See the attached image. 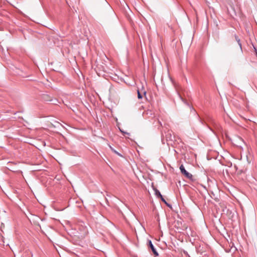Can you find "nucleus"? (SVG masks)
Masks as SVG:
<instances>
[{"mask_svg":"<svg viewBox=\"0 0 257 257\" xmlns=\"http://www.w3.org/2000/svg\"><path fill=\"white\" fill-rule=\"evenodd\" d=\"M180 170L182 174H183L186 178L191 179L192 178V175L188 172L185 169L184 166L181 165L180 166Z\"/></svg>","mask_w":257,"mask_h":257,"instance_id":"f257e3e1","label":"nucleus"},{"mask_svg":"<svg viewBox=\"0 0 257 257\" xmlns=\"http://www.w3.org/2000/svg\"><path fill=\"white\" fill-rule=\"evenodd\" d=\"M149 246L151 248L154 254L155 255L158 256L159 255V254H158V252L157 251L156 249H155V247L154 246V245L151 240H150L149 241Z\"/></svg>","mask_w":257,"mask_h":257,"instance_id":"f03ea898","label":"nucleus"},{"mask_svg":"<svg viewBox=\"0 0 257 257\" xmlns=\"http://www.w3.org/2000/svg\"><path fill=\"white\" fill-rule=\"evenodd\" d=\"M158 193H159V197L161 199V200L164 202L166 204H167V206H170V205L168 204L167 202L166 201V200H165V199L163 198V196L161 195V193L159 192V191H158Z\"/></svg>","mask_w":257,"mask_h":257,"instance_id":"7ed1b4c3","label":"nucleus"},{"mask_svg":"<svg viewBox=\"0 0 257 257\" xmlns=\"http://www.w3.org/2000/svg\"><path fill=\"white\" fill-rule=\"evenodd\" d=\"M166 139L167 140L168 139H169L170 140H172V136L171 134V132H170L169 131H168L167 134L166 135Z\"/></svg>","mask_w":257,"mask_h":257,"instance_id":"20e7f679","label":"nucleus"},{"mask_svg":"<svg viewBox=\"0 0 257 257\" xmlns=\"http://www.w3.org/2000/svg\"><path fill=\"white\" fill-rule=\"evenodd\" d=\"M138 97L139 99L142 98V97H143V96L141 94V93H140L139 90H138Z\"/></svg>","mask_w":257,"mask_h":257,"instance_id":"39448f33","label":"nucleus"},{"mask_svg":"<svg viewBox=\"0 0 257 257\" xmlns=\"http://www.w3.org/2000/svg\"><path fill=\"white\" fill-rule=\"evenodd\" d=\"M179 97L181 98V100H182L183 101H184L185 103H187V102L183 99V98L180 96V94H178Z\"/></svg>","mask_w":257,"mask_h":257,"instance_id":"423d86ee","label":"nucleus"},{"mask_svg":"<svg viewBox=\"0 0 257 257\" xmlns=\"http://www.w3.org/2000/svg\"><path fill=\"white\" fill-rule=\"evenodd\" d=\"M158 191H158V190H156L155 194H156V195L158 197H159V193H158Z\"/></svg>","mask_w":257,"mask_h":257,"instance_id":"0eeeda50","label":"nucleus"},{"mask_svg":"<svg viewBox=\"0 0 257 257\" xmlns=\"http://www.w3.org/2000/svg\"><path fill=\"white\" fill-rule=\"evenodd\" d=\"M237 41H238V42H239V40H238ZM239 43V46L241 47V44L239 43Z\"/></svg>","mask_w":257,"mask_h":257,"instance_id":"6e6552de","label":"nucleus"},{"mask_svg":"<svg viewBox=\"0 0 257 257\" xmlns=\"http://www.w3.org/2000/svg\"><path fill=\"white\" fill-rule=\"evenodd\" d=\"M122 133H124V134H128V133H125L124 132H122Z\"/></svg>","mask_w":257,"mask_h":257,"instance_id":"1a4fd4ad","label":"nucleus"}]
</instances>
